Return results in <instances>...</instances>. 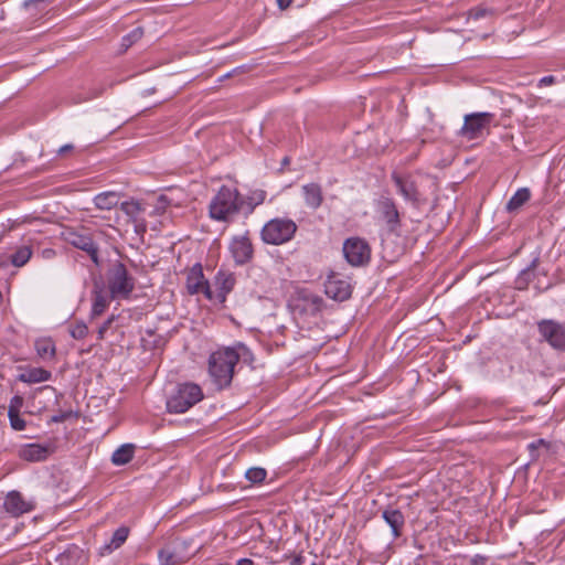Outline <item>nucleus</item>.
I'll use <instances>...</instances> for the list:
<instances>
[{"label":"nucleus","instance_id":"nucleus-41","mask_svg":"<svg viewBox=\"0 0 565 565\" xmlns=\"http://www.w3.org/2000/svg\"><path fill=\"white\" fill-rule=\"evenodd\" d=\"M56 254L57 253L54 248H43L40 252V256L44 260H51V259L55 258Z\"/></svg>","mask_w":565,"mask_h":565},{"label":"nucleus","instance_id":"nucleus-22","mask_svg":"<svg viewBox=\"0 0 565 565\" xmlns=\"http://www.w3.org/2000/svg\"><path fill=\"white\" fill-rule=\"evenodd\" d=\"M93 305H92V318L99 317L105 312L108 308L110 300V294L107 292L104 288L95 286L93 290Z\"/></svg>","mask_w":565,"mask_h":565},{"label":"nucleus","instance_id":"nucleus-6","mask_svg":"<svg viewBox=\"0 0 565 565\" xmlns=\"http://www.w3.org/2000/svg\"><path fill=\"white\" fill-rule=\"evenodd\" d=\"M61 238L71 246L85 252L95 265L99 264V248L89 228L66 227L62 231Z\"/></svg>","mask_w":565,"mask_h":565},{"label":"nucleus","instance_id":"nucleus-4","mask_svg":"<svg viewBox=\"0 0 565 565\" xmlns=\"http://www.w3.org/2000/svg\"><path fill=\"white\" fill-rule=\"evenodd\" d=\"M204 397L200 385L192 382L180 383L175 386L167 401V409L170 414L188 412Z\"/></svg>","mask_w":565,"mask_h":565},{"label":"nucleus","instance_id":"nucleus-12","mask_svg":"<svg viewBox=\"0 0 565 565\" xmlns=\"http://www.w3.org/2000/svg\"><path fill=\"white\" fill-rule=\"evenodd\" d=\"M377 209L386 223L387 231L398 235L402 222L395 201L391 198H381L377 202Z\"/></svg>","mask_w":565,"mask_h":565},{"label":"nucleus","instance_id":"nucleus-10","mask_svg":"<svg viewBox=\"0 0 565 565\" xmlns=\"http://www.w3.org/2000/svg\"><path fill=\"white\" fill-rule=\"evenodd\" d=\"M391 179L404 200L411 202L415 207H418L422 204L423 200L420 192L411 174H401L396 171H393Z\"/></svg>","mask_w":565,"mask_h":565},{"label":"nucleus","instance_id":"nucleus-17","mask_svg":"<svg viewBox=\"0 0 565 565\" xmlns=\"http://www.w3.org/2000/svg\"><path fill=\"white\" fill-rule=\"evenodd\" d=\"M214 298L220 302L226 301L227 295L234 289L236 278L233 273L220 269L214 277Z\"/></svg>","mask_w":565,"mask_h":565},{"label":"nucleus","instance_id":"nucleus-26","mask_svg":"<svg viewBox=\"0 0 565 565\" xmlns=\"http://www.w3.org/2000/svg\"><path fill=\"white\" fill-rule=\"evenodd\" d=\"M531 198V192L527 188H521L519 189L508 201L507 203V211L508 212H514L518 209H520L522 205H524Z\"/></svg>","mask_w":565,"mask_h":565},{"label":"nucleus","instance_id":"nucleus-45","mask_svg":"<svg viewBox=\"0 0 565 565\" xmlns=\"http://www.w3.org/2000/svg\"><path fill=\"white\" fill-rule=\"evenodd\" d=\"M280 9H287L292 0H276Z\"/></svg>","mask_w":565,"mask_h":565},{"label":"nucleus","instance_id":"nucleus-21","mask_svg":"<svg viewBox=\"0 0 565 565\" xmlns=\"http://www.w3.org/2000/svg\"><path fill=\"white\" fill-rule=\"evenodd\" d=\"M302 194L308 207L317 210L321 206L323 202V193L320 184L309 183L302 185Z\"/></svg>","mask_w":565,"mask_h":565},{"label":"nucleus","instance_id":"nucleus-36","mask_svg":"<svg viewBox=\"0 0 565 565\" xmlns=\"http://www.w3.org/2000/svg\"><path fill=\"white\" fill-rule=\"evenodd\" d=\"M23 402H24V399L21 395H14L10 399L8 413H19L21 407L23 406Z\"/></svg>","mask_w":565,"mask_h":565},{"label":"nucleus","instance_id":"nucleus-31","mask_svg":"<svg viewBox=\"0 0 565 565\" xmlns=\"http://www.w3.org/2000/svg\"><path fill=\"white\" fill-rule=\"evenodd\" d=\"M143 35V30L142 28L138 26L136 29H134L130 33H128L127 35H125L122 38V43L121 45L125 47V49H128L134 43H136L137 41H139Z\"/></svg>","mask_w":565,"mask_h":565},{"label":"nucleus","instance_id":"nucleus-42","mask_svg":"<svg viewBox=\"0 0 565 565\" xmlns=\"http://www.w3.org/2000/svg\"><path fill=\"white\" fill-rule=\"evenodd\" d=\"M556 83V77L553 76V75H547V76H544L542 77L540 81H539V84L537 86L539 87H544V86H550V85H553Z\"/></svg>","mask_w":565,"mask_h":565},{"label":"nucleus","instance_id":"nucleus-33","mask_svg":"<svg viewBox=\"0 0 565 565\" xmlns=\"http://www.w3.org/2000/svg\"><path fill=\"white\" fill-rule=\"evenodd\" d=\"M71 335L76 340H82L88 334V328L84 322H76L70 330Z\"/></svg>","mask_w":565,"mask_h":565},{"label":"nucleus","instance_id":"nucleus-27","mask_svg":"<svg viewBox=\"0 0 565 565\" xmlns=\"http://www.w3.org/2000/svg\"><path fill=\"white\" fill-rule=\"evenodd\" d=\"M52 374L50 371L42 367L31 369L28 373L20 375V381L24 383H41L46 382L51 379Z\"/></svg>","mask_w":565,"mask_h":565},{"label":"nucleus","instance_id":"nucleus-25","mask_svg":"<svg viewBox=\"0 0 565 565\" xmlns=\"http://www.w3.org/2000/svg\"><path fill=\"white\" fill-rule=\"evenodd\" d=\"M118 202L119 195L113 191L102 192L94 198L95 206L99 210H111Z\"/></svg>","mask_w":565,"mask_h":565},{"label":"nucleus","instance_id":"nucleus-1","mask_svg":"<svg viewBox=\"0 0 565 565\" xmlns=\"http://www.w3.org/2000/svg\"><path fill=\"white\" fill-rule=\"evenodd\" d=\"M238 361L239 354L232 348L220 349L210 355L209 374L218 391L231 385Z\"/></svg>","mask_w":565,"mask_h":565},{"label":"nucleus","instance_id":"nucleus-5","mask_svg":"<svg viewBox=\"0 0 565 565\" xmlns=\"http://www.w3.org/2000/svg\"><path fill=\"white\" fill-rule=\"evenodd\" d=\"M298 230L295 221L288 217H275L264 224L260 238L267 245H282L290 242Z\"/></svg>","mask_w":565,"mask_h":565},{"label":"nucleus","instance_id":"nucleus-11","mask_svg":"<svg viewBox=\"0 0 565 565\" xmlns=\"http://www.w3.org/2000/svg\"><path fill=\"white\" fill-rule=\"evenodd\" d=\"M186 289L190 295L203 294L206 299H214V291L212 290L209 280L203 274V267L200 263L193 265L186 275Z\"/></svg>","mask_w":565,"mask_h":565},{"label":"nucleus","instance_id":"nucleus-40","mask_svg":"<svg viewBox=\"0 0 565 565\" xmlns=\"http://www.w3.org/2000/svg\"><path fill=\"white\" fill-rule=\"evenodd\" d=\"M114 321V317L108 318L99 328H98V339H104L105 333L110 328L111 322Z\"/></svg>","mask_w":565,"mask_h":565},{"label":"nucleus","instance_id":"nucleus-35","mask_svg":"<svg viewBox=\"0 0 565 565\" xmlns=\"http://www.w3.org/2000/svg\"><path fill=\"white\" fill-rule=\"evenodd\" d=\"M540 447L548 448V443L545 439H537L529 444L527 449L530 450L532 459H536L539 457L536 451Z\"/></svg>","mask_w":565,"mask_h":565},{"label":"nucleus","instance_id":"nucleus-13","mask_svg":"<svg viewBox=\"0 0 565 565\" xmlns=\"http://www.w3.org/2000/svg\"><path fill=\"white\" fill-rule=\"evenodd\" d=\"M230 252L236 265L249 263L254 257V246L248 234L234 236L230 243Z\"/></svg>","mask_w":565,"mask_h":565},{"label":"nucleus","instance_id":"nucleus-30","mask_svg":"<svg viewBox=\"0 0 565 565\" xmlns=\"http://www.w3.org/2000/svg\"><path fill=\"white\" fill-rule=\"evenodd\" d=\"M120 210L129 217H136L142 211V207L137 201H126L120 204Z\"/></svg>","mask_w":565,"mask_h":565},{"label":"nucleus","instance_id":"nucleus-2","mask_svg":"<svg viewBox=\"0 0 565 565\" xmlns=\"http://www.w3.org/2000/svg\"><path fill=\"white\" fill-rule=\"evenodd\" d=\"M239 213H242L239 191L236 188L222 185L209 203L210 218L230 223Z\"/></svg>","mask_w":565,"mask_h":565},{"label":"nucleus","instance_id":"nucleus-38","mask_svg":"<svg viewBox=\"0 0 565 565\" xmlns=\"http://www.w3.org/2000/svg\"><path fill=\"white\" fill-rule=\"evenodd\" d=\"M74 415L73 411H63L53 415L50 419L51 423H63Z\"/></svg>","mask_w":565,"mask_h":565},{"label":"nucleus","instance_id":"nucleus-19","mask_svg":"<svg viewBox=\"0 0 565 565\" xmlns=\"http://www.w3.org/2000/svg\"><path fill=\"white\" fill-rule=\"evenodd\" d=\"M129 533H130L129 527H127L125 525L119 526L114 532L111 540L108 543H106L99 547L98 555L106 556V555L111 554L114 551L118 550L119 547H121L125 544V542L127 541Z\"/></svg>","mask_w":565,"mask_h":565},{"label":"nucleus","instance_id":"nucleus-34","mask_svg":"<svg viewBox=\"0 0 565 565\" xmlns=\"http://www.w3.org/2000/svg\"><path fill=\"white\" fill-rule=\"evenodd\" d=\"M10 425L14 430H23L25 428V420L19 413H8Z\"/></svg>","mask_w":565,"mask_h":565},{"label":"nucleus","instance_id":"nucleus-46","mask_svg":"<svg viewBox=\"0 0 565 565\" xmlns=\"http://www.w3.org/2000/svg\"><path fill=\"white\" fill-rule=\"evenodd\" d=\"M236 565H254V562L250 558H241Z\"/></svg>","mask_w":565,"mask_h":565},{"label":"nucleus","instance_id":"nucleus-14","mask_svg":"<svg viewBox=\"0 0 565 565\" xmlns=\"http://www.w3.org/2000/svg\"><path fill=\"white\" fill-rule=\"evenodd\" d=\"M3 508L12 516H20L33 511L35 509V503L31 500H25L21 492L13 490L7 494Z\"/></svg>","mask_w":565,"mask_h":565},{"label":"nucleus","instance_id":"nucleus-37","mask_svg":"<svg viewBox=\"0 0 565 565\" xmlns=\"http://www.w3.org/2000/svg\"><path fill=\"white\" fill-rule=\"evenodd\" d=\"M158 558L162 565L173 564V553L169 550L162 548L158 552Z\"/></svg>","mask_w":565,"mask_h":565},{"label":"nucleus","instance_id":"nucleus-15","mask_svg":"<svg viewBox=\"0 0 565 565\" xmlns=\"http://www.w3.org/2000/svg\"><path fill=\"white\" fill-rule=\"evenodd\" d=\"M324 291L329 298L335 301H344L351 297L352 287L345 279L331 275L324 284Z\"/></svg>","mask_w":565,"mask_h":565},{"label":"nucleus","instance_id":"nucleus-29","mask_svg":"<svg viewBox=\"0 0 565 565\" xmlns=\"http://www.w3.org/2000/svg\"><path fill=\"white\" fill-rule=\"evenodd\" d=\"M245 477L252 483H262L267 477V471L260 467H253L246 471Z\"/></svg>","mask_w":565,"mask_h":565},{"label":"nucleus","instance_id":"nucleus-9","mask_svg":"<svg viewBox=\"0 0 565 565\" xmlns=\"http://www.w3.org/2000/svg\"><path fill=\"white\" fill-rule=\"evenodd\" d=\"M343 255L350 265L363 266L371 258V248L364 239L351 237L343 244Z\"/></svg>","mask_w":565,"mask_h":565},{"label":"nucleus","instance_id":"nucleus-43","mask_svg":"<svg viewBox=\"0 0 565 565\" xmlns=\"http://www.w3.org/2000/svg\"><path fill=\"white\" fill-rule=\"evenodd\" d=\"M488 561V557L484 555L476 554L471 557L470 564L471 565H486Z\"/></svg>","mask_w":565,"mask_h":565},{"label":"nucleus","instance_id":"nucleus-24","mask_svg":"<svg viewBox=\"0 0 565 565\" xmlns=\"http://www.w3.org/2000/svg\"><path fill=\"white\" fill-rule=\"evenodd\" d=\"M135 455V445L124 444L111 455V462L115 466H124L131 461Z\"/></svg>","mask_w":565,"mask_h":565},{"label":"nucleus","instance_id":"nucleus-39","mask_svg":"<svg viewBox=\"0 0 565 565\" xmlns=\"http://www.w3.org/2000/svg\"><path fill=\"white\" fill-rule=\"evenodd\" d=\"M305 299L312 305L313 310H320L323 302L322 298L313 294H308Z\"/></svg>","mask_w":565,"mask_h":565},{"label":"nucleus","instance_id":"nucleus-16","mask_svg":"<svg viewBox=\"0 0 565 565\" xmlns=\"http://www.w3.org/2000/svg\"><path fill=\"white\" fill-rule=\"evenodd\" d=\"M53 451L52 445L26 444L19 448L18 456L29 462H39L46 460Z\"/></svg>","mask_w":565,"mask_h":565},{"label":"nucleus","instance_id":"nucleus-8","mask_svg":"<svg viewBox=\"0 0 565 565\" xmlns=\"http://www.w3.org/2000/svg\"><path fill=\"white\" fill-rule=\"evenodd\" d=\"M537 332L543 341L556 351L565 352V323L554 319L536 322Z\"/></svg>","mask_w":565,"mask_h":565},{"label":"nucleus","instance_id":"nucleus-3","mask_svg":"<svg viewBox=\"0 0 565 565\" xmlns=\"http://www.w3.org/2000/svg\"><path fill=\"white\" fill-rule=\"evenodd\" d=\"M106 279L111 299H129L135 290L136 279L121 262L117 260L110 265Z\"/></svg>","mask_w":565,"mask_h":565},{"label":"nucleus","instance_id":"nucleus-47","mask_svg":"<svg viewBox=\"0 0 565 565\" xmlns=\"http://www.w3.org/2000/svg\"><path fill=\"white\" fill-rule=\"evenodd\" d=\"M536 262H537V260H536V259H534V260L532 262L531 266H530L526 270H524V271H523V275H526V274H527L532 268H534V267H535V265H536Z\"/></svg>","mask_w":565,"mask_h":565},{"label":"nucleus","instance_id":"nucleus-20","mask_svg":"<svg viewBox=\"0 0 565 565\" xmlns=\"http://www.w3.org/2000/svg\"><path fill=\"white\" fill-rule=\"evenodd\" d=\"M266 196V191L262 189L250 190L246 196L241 195L242 213L249 216L258 205L264 203Z\"/></svg>","mask_w":565,"mask_h":565},{"label":"nucleus","instance_id":"nucleus-32","mask_svg":"<svg viewBox=\"0 0 565 565\" xmlns=\"http://www.w3.org/2000/svg\"><path fill=\"white\" fill-rule=\"evenodd\" d=\"M494 11L484 7H475L468 11V18L475 21L480 20L487 15H492Z\"/></svg>","mask_w":565,"mask_h":565},{"label":"nucleus","instance_id":"nucleus-18","mask_svg":"<svg viewBox=\"0 0 565 565\" xmlns=\"http://www.w3.org/2000/svg\"><path fill=\"white\" fill-rule=\"evenodd\" d=\"M382 518L392 530L394 539L402 535L405 526V516L398 509L387 508L382 512Z\"/></svg>","mask_w":565,"mask_h":565},{"label":"nucleus","instance_id":"nucleus-23","mask_svg":"<svg viewBox=\"0 0 565 565\" xmlns=\"http://www.w3.org/2000/svg\"><path fill=\"white\" fill-rule=\"evenodd\" d=\"M33 255V248L30 244H22L15 246L9 256V262L12 266L21 268L25 266Z\"/></svg>","mask_w":565,"mask_h":565},{"label":"nucleus","instance_id":"nucleus-44","mask_svg":"<svg viewBox=\"0 0 565 565\" xmlns=\"http://www.w3.org/2000/svg\"><path fill=\"white\" fill-rule=\"evenodd\" d=\"M74 149V146L72 143H67V145H64L62 146L58 150H57V153L58 156H66L70 152H72Z\"/></svg>","mask_w":565,"mask_h":565},{"label":"nucleus","instance_id":"nucleus-28","mask_svg":"<svg viewBox=\"0 0 565 565\" xmlns=\"http://www.w3.org/2000/svg\"><path fill=\"white\" fill-rule=\"evenodd\" d=\"M35 349L38 354L43 359H52L55 355V345L49 339L36 341Z\"/></svg>","mask_w":565,"mask_h":565},{"label":"nucleus","instance_id":"nucleus-7","mask_svg":"<svg viewBox=\"0 0 565 565\" xmlns=\"http://www.w3.org/2000/svg\"><path fill=\"white\" fill-rule=\"evenodd\" d=\"M495 115L492 113H472L463 117V125L459 130V135L468 140H475L489 131L490 126L494 122Z\"/></svg>","mask_w":565,"mask_h":565}]
</instances>
